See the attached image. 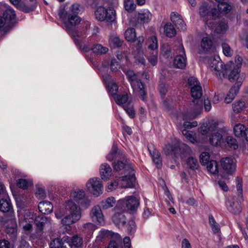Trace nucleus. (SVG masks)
I'll use <instances>...</instances> for the list:
<instances>
[{"mask_svg": "<svg viewBox=\"0 0 248 248\" xmlns=\"http://www.w3.org/2000/svg\"><path fill=\"white\" fill-rule=\"evenodd\" d=\"M46 218L41 217H37L35 218L34 223L40 230H42L43 227L46 223Z\"/></svg>", "mask_w": 248, "mask_h": 248, "instance_id": "864d4df0", "label": "nucleus"}, {"mask_svg": "<svg viewBox=\"0 0 248 248\" xmlns=\"http://www.w3.org/2000/svg\"><path fill=\"white\" fill-rule=\"evenodd\" d=\"M176 53L178 55L174 59V64L177 68L183 69L186 66V59L184 47L182 45L178 46Z\"/></svg>", "mask_w": 248, "mask_h": 248, "instance_id": "423d86ee", "label": "nucleus"}, {"mask_svg": "<svg viewBox=\"0 0 248 248\" xmlns=\"http://www.w3.org/2000/svg\"><path fill=\"white\" fill-rule=\"evenodd\" d=\"M53 206L51 202H39L38 209L44 214H48L53 211Z\"/></svg>", "mask_w": 248, "mask_h": 248, "instance_id": "bb28decb", "label": "nucleus"}, {"mask_svg": "<svg viewBox=\"0 0 248 248\" xmlns=\"http://www.w3.org/2000/svg\"><path fill=\"white\" fill-rule=\"evenodd\" d=\"M171 21L175 24V26L180 30L185 31L186 24L184 23L182 16L176 12H172L170 15Z\"/></svg>", "mask_w": 248, "mask_h": 248, "instance_id": "2eb2a0df", "label": "nucleus"}, {"mask_svg": "<svg viewBox=\"0 0 248 248\" xmlns=\"http://www.w3.org/2000/svg\"><path fill=\"white\" fill-rule=\"evenodd\" d=\"M190 93L193 99H201L202 95V87L198 86L195 88H192L190 90Z\"/></svg>", "mask_w": 248, "mask_h": 248, "instance_id": "4c0bfd02", "label": "nucleus"}, {"mask_svg": "<svg viewBox=\"0 0 248 248\" xmlns=\"http://www.w3.org/2000/svg\"><path fill=\"white\" fill-rule=\"evenodd\" d=\"M136 85L139 89L138 93L140 97L142 100L145 101L146 97V93L145 91L144 85L140 79L136 82Z\"/></svg>", "mask_w": 248, "mask_h": 248, "instance_id": "58836bf2", "label": "nucleus"}, {"mask_svg": "<svg viewBox=\"0 0 248 248\" xmlns=\"http://www.w3.org/2000/svg\"><path fill=\"white\" fill-rule=\"evenodd\" d=\"M201 45L204 51H207L211 48L212 42L208 37H204L202 39Z\"/></svg>", "mask_w": 248, "mask_h": 248, "instance_id": "37998d69", "label": "nucleus"}, {"mask_svg": "<svg viewBox=\"0 0 248 248\" xmlns=\"http://www.w3.org/2000/svg\"><path fill=\"white\" fill-rule=\"evenodd\" d=\"M91 215L92 218L96 220L99 224L103 225L105 224L104 216L99 206H95L92 208Z\"/></svg>", "mask_w": 248, "mask_h": 248, "instance_id": "4468645a", "label": "nucleus"}, {"mask_svg": "<svg viewBox=\"0 0 248 248\" xmlns=\"http://www.w3.org/2000/svg\"><path fill=\"white\" fill-rule=\"evenodd\" d=\"M122 186L124 188L132 187L134 186L136 177L134 173H131L129 175H126L122 177Z\"/></svg>", "mask_w": 248, "mask_h": 248, "instance_id": "a211bd4d", "label": "nucleus"}, {"mask_svg": "<svg viewBox=\"0 0 248 248\" xmlns=\"http://www.w3.org/2000/svg\"><path fill=\"white\" fill-rule=\"evenodd\" d=\"M123 41L121 40L120 38L115 35H112L109 39V45L114 47H119L123 45Z\"/></svg>", "mask_w": 248, "mask_h": 248, "instance_id": "72a5a7b5", "label": "nucleus"}, {"mask_svg": "<svg viewBox=\"0 0 248 248\" xmlns=\"http://www.w3.org/2000/svg\"><path fill=\"white\" fill-rule=\"evenodd\" d=\"M70 200L67 202H89L91 200L89 199L88 197L87 196L85 192L83 190L73 191L71 192Z\"/></svg>", "mask_w": 248, "mask_h": 248, "instance_id": "ddd939ff", "label": "nucleus"}, {"mask_svg": "<svg viewBox=\"0 0 248 248\" xmlns=\"http://www.w3.org/2000/svg\"><path fill=\"white\" fill-rule=\"evenodd\" d=\"M116 240L110 241L108 248H122V238L118 233L115 234Z\"/></svg>", "mask_w": 248, "mask_h": 248, "instance_id": "c9c22d12", "label": "nucleus"}, {"mask_svg": "<svg viewBox=\"0 0 248 248\" xmlns=\"http://www.w3.org/2000/svg\"><path fill=\"white\" fill-rule=\"evenodd\" d=\"M178 152H179V156L182 158L189 155L192 153L190 148L186 144L181 142L178 144Z\"/></svg>", "mask_w": 248, "mask_h": 248, "instance_id": "aec40b11", "label": "nucleus"}, {"mask_svg": "<svg viewBox=\"0 0 248 248\" xmlns=\"http://www.w3.org/2000/svg\"><path fill=\"white\" fill-rule=\"evenodd\" d=\"M218 8L221 13L227 14L232 9V6L226 2H223L218 4Z\"/></svg>", "mask_w": 248, "mask_h": 248, "instance_id": "603ef678", "label": "nucleus"}, {"mask_svg": "<svg viewBox=\"0 0 248 248\" xmlns=\"http://www.w3.org/2000/svg\"><path fill=\"white\" fill-rule=\"evenodd\" d=\"M117 153V148L113 145L112 147L110 152L107 156V158L109 161L112 160L116 156Z\"/></svg>", "mask_w": 248, "mask_h": 248, "instance_id": "774afa93", "label": "nucleus"}, {"mask_svg": "<svg viewBox=\"0 0 248 248\" xmlns=\"http://www.w3.org/2000/svg\"><path fill=\"white\" fill-rule=\"evenodd\" d=\"M222 140V135L218 132H215L212 134L210 138V143L214 146H218L221 144Z\"/></svg>", "mask_w": 248, "mask_h": 248, "instance_id": "2f4dec72", "label": "nucleus"}, {"mask_svg": "<svg viewBox=\"0 0 248 248\" xmlns=\"http://www.w3.org/2000/svg\"><path fill=\"white\" fill-rule=\"evenodd\" d=\"M81 21L80 18L77 15H73L69 13L68 17L64 21V25L67 31L69 32L72 31L74 27L78 25Z\"/></svg>", "mask_w": 248, "mask_h": 248, "instance_id": "9b49d317", "label": "nucleus"}, {"mask_svg": "<svg viewBox=\"0 0 248 248\" xmlns=\"http://www.w3.org/2000/svg\"><path fill=\"white\" fill-rule=\"evenodd\" d=\"M0 210L2 212H13V207L11 202H0Z\"/></svg>", "mask_w": 248, "mask_h": 248, "instance_id": "3c124183", "label": "nucleus"}, {"mask_svg": "<svg viewBox=\"0 0 248 248\" xmlns=\"http://www.w3.org/2000/svg\"><path fill=\"white\" fill-rule=\"evenodd\" d=\"M147 43L148 44V47L152 50H155L158 47L157 40L155 36H151L148 40Z\"/></svg>", "mask_w": 248, "mask_h": 248, "instance_id": "09e8293b", "label": "nucleus"}, {"mask_svg": "<svg viewBox=\"0 0 248 248\" xmlns=\"http://www.w3.org/2000/svg\"><path fill=\"white\" fill-rule=\"evenodd\" d=\"M139 206L140 202H117L116 209L134 214L136 212Z\"/></svg>", "mask_w": 248, "mask_h": 248, "instance_id": "0eeeda50", "label": "nucleus"}, {"mask_svg": "<svg viewBox=\"0 0 248 248\" xmlns=\"http://www.w3.org/2000/svg\"><path fill=\"white\" fill-rule=\"evenodd\" d=\"M32 2L33 3L30 5L23 3H20L17 7L23 12L29 13L31 11H33L36 8V1H33Z\"/></svg>", "mask_w": 248, "mask_h": 248, "instance_id": "e433bc0d", "label": "nucleus"}, {"mask_svg": "<svg viewBox=\"0 0 248 248\" xmlns=\"http://www.w3.org/2000/svg\"><path fill=\"white\" fill-rule=\"evenodd\" d=\"M223 52L226 56H231L232 55V50L228 44L223 43L222 45Z\"/></svg>", "mask_w": 248, "mask_h": 248, "instance_id": "e2e57ef3", "label": "nucleus"}, {"mask_svg": "<svg viewBox=\"0 0 248 248\" xmlns=\"http://www.w3.org/2000/svg\"><path fill=\"white\" fill-rule=\"evenodd\" d=\"M202 101L201 99H192L187 104L186 112L184 114V119H192L199 115L202 111Z\"/></svg>", "mask_w": 248, "mask_h": 248, "instance_id": "f257e3e1", "label": "nucleus"}, {"mask_svg": "<svg viewBox=\"0 0 248 248\" xmlns=\"http://www.w3.org/2000/svg\"><path fill=\"white\" fill-rule=\"evenodd\" d=\"M125 39L129 42H134L136 39V32L134 28H129L126 30L124 33Z\"/></svg>", "mask_w": 248, "mask_h": 248, "instance_id": "ea45409f", "label": "nucleus"}, {"mask_svg": "<svg viewBox=\"0 0 248 248\" xmlns=\"http://www.w3.org/2000/svg\"><path fill=\"white\" fill-rule=\"evenodd\" d=\"M50 247L51 248H72L67 237H65L62 239H55L51 242Z\"/></svg>", "mask_w": 248, "mask_h": 248, "instance_id": "f8f14e48", "label": "nucleus"}, {"mask_svg": "<svg viewBox=\"0 0 248 248\" xmlns=\"http://www.w3.org/2000/svg\"><path fill=\"white\" fill-rule=\"evenodd\" d=\"M115 212L112 217V220L113 223L118 227L124 226L126 223V217L124 215L123 211H118L116 209V205L114 208Z\"/></svg>", "mask_w": 248, "mask_h": 248, "instance_id": "1a4fd4ad", "label": "nucleus"}, {"mask_svg": "<svg viewBox=\"0 0 248 248\" xmlns=\"http://www.w3.org/2000/svg\"><path fill=\"white\" fill-rule=\"evenodd\" d=\"M113 168L116 171L122 170L123 169L132 170L131 167L128 163L127 159H123V161H118L113 163Z\"/></svg>", "mask_w": 248, "mask_h": 248, "instance_id": "cd10ccee", "label": "nucleus"}, {"mask_svg": "<svg viewBox=\"0 0 248 248\" xmlns=\"http://www.w3.org/2000/svg\"><path fill=\"white\" fill-rule=\"evenodd\" d=\"M69 13L68 14L66 11H65V9L63 7H60L58 11V16L63 21L64 23V21L66 20V17H68Z\"/></svg>", "mask_w": 248, "mask_h": 248, "instance_id": "69168bd1", "label": "nucleus"}, {"mask_svg": "<svg viewBox=\"0 0 248 248\" xmlns=\"http://www.w3.org/2000/svg\"><path fill=\"white\" fill-rule=\"evenodd\" d=\"M100 174L101 179L104 180H108L112 174V169L110 166L107 164H102L100 167Z\"/></svg>", "mask_w": 248, "mask_h": 248, "instance_id": "6ab92c4d", "label": "nucleus"}, {"mask_svg": "<svg viewBox=\"0 0 248 248\" xmlns=\"http://www.w3.org/2000/svg\"><path fill=\"white\" fill-rule=\"evenodd\" d=\"M3 16L7 21V27L8 28L11 26L12 29L16 18V13L14 10L12 8H7L3 12Z\"/></svg>", "mask_w": 248, "mask_h": 248, "instance_id": "dca6fc26", "label": "nucleus"}, {"mask_svg": "<svg viewBox=\"0 0 248 248\" xmlns=\"http://www.w3.org/2000/svg\"><path fill=\"white\" fill-rule=\"evenodd\" d=\"M164 32L166 35L169 37L174 36L176 33L175 29L171 24H167L165 26Z\"/></svg>", "mask_w": 248, "mask_h": 248, "instance_id": "49530a36", "label": "nucleus"}, {"mask_svg": "<svg viewBox=\"0 0 248 248\" xmlns=\"http://www.w3.org/2000/svg\"><path fill=\"white\" fill-rule=\"evenodd\" d=\"M108 87L109 90V91L111 93V95L113 93H117L118 91L119 87L116 82L112 81H110L108 84Z\"/></svg>", "mask_w": 248, "mask_h": 248, "instance_id": "338daca9", "label": "nucleus"}, {"mask_svg": "<svg viewBox=\"0 0 248 248\" xmlns=\"http://www.w3.org/2000/svg\"><path fill=\"white\" fill-rule=\"evenodd\" d=\"M35 195L39 199H44L46 197V191L39 184L35 186Z\"/></svg>", "mask_w": 248, "mask_h": 248, "instance_id": "a18cd8bd", "label": "nucleus"}, {"mask_svg": "<svg viewBox=\"0 0 248 248\" xmlns=\"http://www.w3.org/2000/svg\"><path fill=\"white\" fill-rule=\"evenodd\" d=\"M112 96L115 102L118 105H123L125 103L128 99V95L126 93L123 94L113 93Z\"/></svg>", "mask_w": 248, "mask_h": 248, "instance_id": "7c9ffc66", "label": "nucleus"}, {"mask_svg": "<svg viewBox=\"0 0 248 248\" xmlns=\"http://www.w3.org/2000/svg\"><path fill=\"white\" fill-rule=\"evenodd\" d=\"M29 185V182L25 179H20L17 181V186L23 189H27Z\"/></svg>", "mask_w": 248, "mask_h": 248, "instance_id": "bf43d9fd", "label": "nucleus"}, {"mask_svg": "<svg viewBox=\"0 0 248 248\" xmlns=\"http://www.w3.org/2000/svg\"><path fill=\"white\" fill-rule=\"evenodd\" d=\"M207 170L212 174H216L218 172L217 163L215 160H211L206 165Z\"/></svg>", "mask_w": 248, "mask_h": 248, "instance_id": "79ce46f5", "label": "nucleus"}, {"mask_svg": "<svg viewBox=\"0 0 248 248\" xmlns=\"http://www.w3.org/2000/svg\"><path fill=\"white\" fill-rule=\"evenodd\" d=\"M209 64L215 71L218 73L219 76H220V72H221L223 77L227 75L228 70L229 69H231L232 67V66L229 63L224 65L223 62L221 61L220 58L218 57L217 58H211L210 59Z\"/></svg>", "mask_w": 248, "mask_h": 248, "instance_id": "20e7f679", "label": "nucleus"}, {"mask_svg": "<svg viewBox=\"0 0 248 248\" xmlns=\"http://www.w3.org/2000/svg\"><path fill=\"white\" fill-rule=\"evenodd\" d=\"M186 168L192 170H197L199 164L197 159L193 157H190L186 161Z\"/></svg>", "mask_w": 248, "mask_h": 248, "instance_id": "473e14b6", "label": "nucleus"}, {"mask_svg": "<svg viewBox=\"0 0 248 248\" xmlns=\"http://www.w3.org/2000/svg\"><path fill=\"white\" fill-rule=\"evenodd\" d=\"M147 59L151 65L153 66L155 65L157 62V53H152V54H150V55L147 57Z\"/></svg>", "mask_w": 248, "mask_h": 248, "instance_id": "0e129e2a", "label": "nucleus"}, {"mask_svg": "<svg viewBox=\"0 0 248 248\" xmlns=\"http://www.w3.org/2000/svg\"><path fill=\"white\" fill-rule=\"evenodd\" d=\"M11 225L8 224L5 229V231L9 237L14 241L16 239L17 236V224L15 218L12 217L9 220Z\"/></svg>", "mask_w": 248, "mask_h": 248, "instance_id": "9d476101", "label": "nucleus"}, {"mask_svg": "<svg viewBox=\"0 0 248 248\" xmlns=\"http://www.w3.org/2000/svg\"><path fill=\"white\" fill-rule=\"evenodd\" d=\"M245 108V103L244 101L239 100L232 104V108L234 112L239 113Z\"/></svg>", "mask_w": 248, "mask_h": 248, "instance_id": "de8ad7c7", "label": "nucleus"}, {"mask_svg": "<svg viewBox=\"0 0 248 248\" xmlns=\"http://www.w3.org/2000/svg\"><path fill=\"white\" fill-rule=\"evenodd\" d=\"M226 142L230 147L234 149H236L238 148L236 140L232 137L228 136L226 138Z\"/></svg>", "mask_w": 248, "mask_h": 248, "instance_id": "13d9d810", "label": "nucleus"}, {"mask_svg": "<svg viewBox=\"0 0 248 248\" xmlns=\"http://www.w3.org/2000/svg\"><path fill=\"white\" fill-rule=\"evenodd\" d=\"M237 182V190L238 193V196L239 201H244V199L243 198L242 193H243V189H242V180L238 177H237L236 179Z\"/></svg>", "mask_w": 248, "mask_h": 248, "instance_id": "8fccbe9b", "label": "nucleus"}, {"mask_svg": "<svg viewBox=\"0 0 248 248\" xmlns=\"http://www.w3.org/2000/svg\"><path fill=\"white\" fill-rule=\"evenodd\" d=\"M86 187L89 191L94 196L97 197L102 193L103 185L98 178L89 179L86 184Z\"/></svg>", "mask_w": 248, "mask_h": 248, "instance_id": "39448f33", "label": "nucleus"}, {"mask_svg": "<svg viewBox=\"0 0 248 248\" xmlns=\"http://www.w3.org/2000/svg\"><path fill=\"white\" fill-rule=\"evenodd\" d=\"M72 248H82V238L78 235H75L72 237H67Z\"/></svg>", "mask_w": 248, "mask_h": 248, "instance_id": "393cba45", "label": "nucleus"}, {"mask_svg": "<svg viewBox=\"0 0 248 248\" xmlns=\"http://www.w3.org/2000/svg\"><path fill=\"white\" fill-rule=\"evenodd\" d=\"M209 155L207 152H203L200 155V162L203 165H207L209 162Z\"/></svg>", "mask_w": 248, "mask_h": 248, "instance_id": "052dcab7", "label": "nucleus"}, {"mask_svg": "<svg viewBox=\"0 0 248 248\" xmlns=\"http://www.w3.org/2000/svg\"><path fill=\"white\" fill-rule=\"evenodd\" d=\"M235 135L238 137H243L248 141V128L241 124H236L233 128Z\"/></svg>", "mask_w": 248, "mask_h": 248, "instance_id": "f3484780", "label": "nucleus"}, {"mask_svg": "<svg viewBox=\"0 0 248 248\" xmlns=\"http://www.w3.org/2000/svg\"><path fill=\"white\" fill-rule=\"evenodd\" d=\"M220 162L224 173L232 174L234 173L235 170V163L232 158H223L220 160Z\"/></svg>", "mask_w": 248, "mask_h": 248, "instance_id": "6e6552de", "label": "nucleus"}, {"mask_svg": "<svg viewBox=\"0 0 248 248\" xmlns=\"http://www.w3.org/2000/svg\"><path fill=\"white\" fill-rule=\"evenodd\" d=\"M241 202H228L226 206L229 211L235 214H238L241 212Z\"/></svg>", "mask_w": 248, "mask_h": 248, "instance_id": "c756f323", "label": "nucleus"}, {"mask_svg": "<svg viewBox=\"0 0 248 248\" xmlns=\"http://www.w3.org/2000/svg\"><path fill=\"white\" fill-rule=\"evenodd\" d=\"M243 80V77L238 78L236 80V82L235 83L234 85L230 90L227 96L233 99L238 93L239 88L241 86Z\"/></svg>", "mask_w": 248, "mask_h": 248, "instance_id": "412c9836", "label": "nucleus"}, {"mask_svg": "<svg viewBox=\"0 0 248 248\" xmlns=\"http://www.w3.org/2000/svg\"><path fill=\"white\" fill-rule=\"evenodd\" d=\"M7 21L5 20L3 16H0V30L4 33H6L10 31L12 28L11 26L7 27Z\"/></svg>", "mask_w": 248, "mask_h": 248, "instance_id": "5fc2aeb1", "label": "nucleus"}, {"mask_svg": "<svg viewBox=\"0 0 248 248\" xmlns=\"http://www.w3.org/2000/svg\"><path fill=\"white\" fill-rule=\"evenodd\" d=\"M152 18L151 14L148 10H144L138 15V21L140 23L148 22Z\"/></svg>", "mask_w": 248, "mask_h": 248, "instance_id": "c85d7f7f", "label": "nucleus"}, {"mask_svg": "<svg viewBox=\"0 0 248 248\" xmlns=\"http://www.w3.org/2000/svg\"><path fill=\"white\" fill-rule=\"evenodd\" d=\"M124 6L125 10L128 12L134 11L136 8V5L133 0H124Z\"/></svg>", "mask_w": 248, "mask_h": 248, "instance_id": "4d7b16f0", "label": "nucleus"}, {"mask_svg": "<svg viewBox=\"0 0 248 248\" xmlns=\"http://www.w3.org/2000/svg\"><path fill=\"white\" fill-rule=\"evenodd\" d=\"M94 15L96 19L98 21H106L108 22L114 21L116 17L115 11L113 9H105L102 6H99L96 8Z\"/></svg>", "mask_w": 248, "mask_h": 248, "instance_id": "7ed1b4c3", "label": "nucleus"}, {"mask_svg": "<svg viewBox=\"0 0 248 248\" xmlns=\"http://www.w3.org/2000/svg\"><path fill=\"white\" fill-rule=\"evenodd\" d=\"M123 71L127 76L131 86L132 87H133V86H136V82L140 79L138 77V75L131 69L124 68L123 69Z\"/></svg>", "mask_w": 248, "mask_h": 248, "instance_id": "b1692460", "label": "nucleus"}, {"mask_svg": "<svg viewBox=\"0 0 248 248\" xmlns=\"http://www.w3.org/2000/svg\"><path fill=\"white\" fill-rule=\"evenodd\" d=\"M67 205L66 206H68L69 209L70 214L73 216L74 214H79L80 218L81 216L80 208L79 206L75 202H67Z\"/></svg>", "mask_w": 248, "mask_h": 248, "instance_id": "f704fd0d", "label": "nucleus"}, {"mask_svg": "<svg viewBox=\"0 0 248 248\" xmlns=\"http://www.w3.org/2000/svg\"><path fill=\"white\" fill-rule=\"evenodd\" d=\"M135 62L138 64H141L143 65L145 64V60L144 58L143 53L139 52V54L135 56Z\"/></svg>", "mask_w": 248, "mask_h": 248, "instance_id": "680f3d73", "label": "nucleus"}, {"mask_svg": "<svg viewBox=\"0 0 248 248\" xmlns=\"http://www.w3.org/2000/svg\"><path fill=\"white\" fill-rule=\"evenodd\" d=\"M82 7L79 4L75 3L70 7L69 13L78 16V14L82 12Z\"/></svg>", "mask_w": 248, "mask_h": 248, "instance_id": "c03bdc74", "label": "nucleus"}, {"mask_svg": "<svg viewBox=\"0 0 248 248\" xmlns=\"http://www.w3.org/2000/svg\"><path fill=\"white\" fill-rule=\"evenodd\" d=\"M187 84L190 87V89L192 88H195L200 86V83L199 80L194 77H189L187 79Z\"/></svg>", "mask_w": 248, "mask_h": 248, "instance_id": "6e6d98bb", "label": "nucleus"}, {"mask_svg": "<svg viewBox=\"0 0 248 248\" xmlns=\"http://www.w3.org/2000/svg\"><path fill=\"white\" fill-rule=\"evenodd\" d=\"M232 66V67L231 69H229L228 70V71H231L230 74L228 76V79L229 80L233 82L235 80V78H236V79L239 77H243L244 78L245 77L243 76H240L239 75V73L240 72V68L238 67H236L234 66V64L233 63H232V62H230V63H229Z\"/></svg>", "mask_w": 248, "mask_h": 248, "instance_id": "4be33fe9", "label": "nucleus"}, {"mask_svg": "<svg viewBox=\"0 0 248 248\" xmlns=\"http://www.w3.org/2000/svg\"><path fill=\"white\" fill-rule=\"evenodd\" d=\"M92 50L94 53L102 55L107 53L108 49L100 44H96L92 48Z\"/></svg>", "mask_w": 248, "mask_h": 248, "instance_id": "a19ab883", "label": "nucleus"}, {"mask_svg": "<svg viewBox=\"0 0 248 248\" xmlns=\"http://www.w3.org/2000/svg\"><path fill=\"white\" fill-rule=\"evenodd\" d=\"M199 13L206 24L209 20L216 19L218 15V11L206 2L201 4L199 7Z\"/></svg>", "mask_w": 248, "mask_h": 248, "instance_id": "f03ea898", "label": "nucleus"}, {"mask_svg": "<svg viewBox=\"0 0 248 248\" xmlns=\"http://www.w3.org/2000/svg\"><path fill=\"white\" fill-rule=\"evenodd\" d=\"M79 219L80 216L79 214H74L73 216L70 214L62 218L61 222L63 225L67 226L75 223Z\"/></svg>", "mask_w": 248, "mask_h": 248, "instance_id": "a878e982", "label": "nucleus"}, {"mask_svg": "<svg viewBox=\"0 0 248 248\" xmlns=\"http://www.w3.org/2000/svg\"><path fill=\"white\" fill-rule=\"evenodd\" d=\"M163 152L167 155H173L175 158L179 157L178 145L167 144L163 149Z\"/></svg>", "mask_w": 248, "mask_h": 248, "instance_id": "5701e85b", "label": "nucleus"}]
</instances>
